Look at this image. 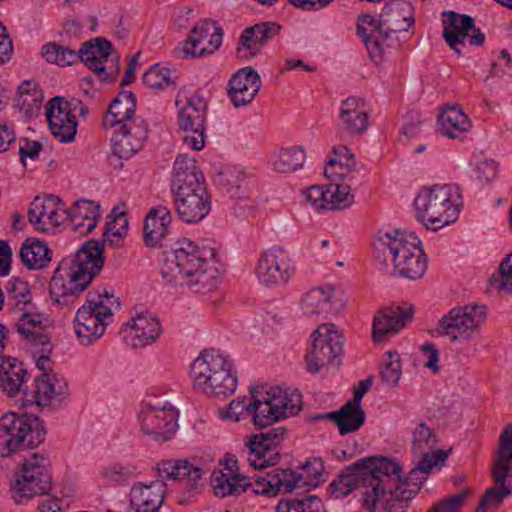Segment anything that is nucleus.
Instances as JSON below:
<instances>
[{
    "label": "nucleus",
    "mask_w": 512,
    "mask_h": 512,
    "mask_svg": "<svg viewBox=\"0 0 512 512\" xmlns=\"http://www.w3.org/2000/svg\"><path fill=\"white\" fill-rule=\"evenodd\" d=\"M140 474L139 468L131 463H115L103 467L100 471L101 477L109 484L120 485Z\"/></svg>",
    "instance_id": "8fccbe9b"
},
{
    "label": "nucleus",
    "mask_w": 512,
    "mask_h": 512,
    "mask_svg": "<svg viewBox=\"0 0 512 512\" xmlns=\"http://www.w3.org/2000/svg\"><path fill=\"white\" fill-rule=\"evenodd\" d=\"M333 421L341 435L357 431L365 422V412L361 406L346 402L338 411H332Z\"/></svg>",
    "instance_id": "37998d69"
},
{
    "label": "nucleus",
    "mask_w": 512,
    "mask_h": 512,
    "mask_svg": "<svg viewBox=\"0 0 512 512\" xmlns=\"http://www.w3.org/2000/svg\"><path fill=\"white\" fill-rule=\"evenodd\" d=\"M111 129H113L111 137L112 152L120 159H129L134 156L142 148L148 137V126L142 117Z\"/></svg>",
    "instance_id": "4be33fe9"
},
{
    "label": "nucleus",
    "mask_w": 512,
    "mask_h": 512,
    "mask_svg": "<svg viewBox=\"0 0 512 512\" xmlns=\"http://www.w3.org/2000/svg\"><path fill=\"white\" fill-rule=\"evenodd\" d=\"M43 422L35 415L7 412L0 418V454H11L33 449L44 440Z\"/></svg>",
    "instance_id": "9d476101"
},
{
    "label": "nucleus",
    "mask_w": 512,
    "mask_h": 512,
    "mask_svg": "<svg viewBox=\"0 0 512 512\" xmlns=\"http://www.w3.org/2000/svg\"><path fill=\"white\" fill-rule=\"evenodd\" d=\"M43 57L50 63L59 66H70L78 61L76 51L56 43L50 42L42 48Z\"/></svg>",
    "instance_id": "864d4df0"
},
{
    "label": "nucleus",
    "mask_w": 512,
    "mask_h": 512,
    "mask_svg": "<svg viewBox=\"0 0 512 512\" xmlns=\"http://www.w3.org/2000/svg\"><path fill=\"white\" fill-rule=\"evenodd\" d=\"M360 181L355 182H331L327 186L326 205L328 210H341L352 205L354 195L353 187L360 186Z\"/></svg>",
    "instance_id": "a18cd8bd"
},
{
    "label": "nucleus",
    "mask_w": 512,
    "mask_h": 512,
    "mask_svg": "<svg viewBox=\"0 0 512 512\" xmlns=\"http://www.w3.org/2000/svg\"><path fill=\"white\" fill-rule=\"evenodd\" d=\"M324 471V465L321 459L312 458L305 462L302 466V473L288 470L289 473L294 475L297 482H295L296 488H315L319 485L321 477Z\"/></svg>",
    "instance_id": "de8ad7c7"
},
{
    "label": "nucleus",
    "mask_w": 512,
    "mask_h": 512,
    "mask_svg": "<svg viewBox=\"0 0 512 512\" xmlns=\"http://www.w3.org/2000/svg\"><path fill=\"white\" fill-rule=\"evenodd\" d=\"M369 114L365 102L356 97L342 101L339 111L340 129L350 136H360L368 128Z\"/></svg>",
    "instance_id": "7c9ffc66"
},
{
    "label": "nucleus",
    "mask_w": 512,
    "mask_h": 512,
    "mask_svg": "<svg viewBox=\"0 0 512 512\" xmlns=\"http://www.w3.org/2000/svg\"><path fill=\"white\" fill-rule=\"evenodd\" d=\"M491 282L512 295V253L502 260L499 265V277H492Z\"/></svg>",
    "instance_id": "69168bd1"
},
{
    "label": "nucleus",
    "mask_w": 512,
    "mask_h": 512,
    "mask_svg": "<svg viewBox=\"0 0 512 512\" xmlns=\"http://www.w3.org/2000/svg\"><path fill=\"white\" fill-rule=\"evenodd\" d=\"M354 169L344 168L343 170L339 169V163L336 158H331L326 167L324 168V176L328 179H331L332 182H348L352 183L355 181H359L353 173Z\"/></svg>",
    "instance_id": "e2e57ef3"
},
{
    "label": "nucleus",
    "mask_w": 512,
    "mask_h": 512,
    "mask_svg": "<svg viewBox=\"0 0 512 512\" xmlns=\"http://www.w3.org/2000/svg\"><path fill=\"white\" fill-rule=\"evenodd\" d=\"M437 442L434 431L424 422L416 426L412 433V453L419 460L408 472L412 481L424 483L432 468L446 461L448 453L435 449Z\"/></svg>",
    "instance_id": "2eb2a0df"
},
{
    "label": "nucleus",
    "mask_w": 512,
    "mask_h": 512,
    "mask_svg": "<svg viewBox=\"0 0 512 512\" xmlns=\"http://www.w3.org/2000/svg\"><path fill=\"white\" fill-rule=\"evenodd\" d=\"M251 401L234 399L225 410L222 418L238 422L246 413L255 428L264 429L274 423L295 416L302 409V395L296 389L281 386H258L250 391Z\"/></svg>",
    "instance_id": "f03ea898"
},
{
    "label": "nucleus",
    "mask_w": 512,
    "mask_h": 512,
    "mask_svg": "<svg viewBox=\"0 0 512 512\" xmlns=\"http://www.w3.org/2000/svg\"><path fill=\"white\" fill-rule=\"evenodd\" d=\"M276 512H325L320 498L309 495L303 499L282 500L276 506Z\"/></svg>",
    "instance_id": "09e8293b"
},
{
    "label": "nucleus",
    "mask_w": 512,
    "mask_h": 512,
    "mask_svg": "<svg viewBox=\"0 0 512 512\" xmlns=\"http://www.w3.org/2000/svg\"><path fill=\"white\" fill-rule=\"evenodd\" d=\"M223 31L216 22L204 19L195 24L190 30L187 40L174 52L183 58H198L212 54L222 44Z\"/></svg>",
    "instance_id": "a211bd4d"
},
{
    "label": "nucleus",
    "mask_w": 512,
    "mask_h": 512,
    "mask_svg": "<svg viewBox=\"0 0 512 512\" xmlns=\"http://www.w3.org/2000/svg\"><path fill=\"white\" fill-rule=\"evenodd\" d=\"M207 104L202 96L192 95L179 110L178 123L181 130L194 129L195 137L188 140L196 147L205 145V123Z\"/></svg>",
    "instance_id": "bb28decb"
},
{
    "label": "nucleus",
    "mask_w": 512,
    "mask_h": 512,
    "mask_svg": "<svg viewBox=\"0 0 512 512\" xmlns=\"http://www.w3.org/2000/svg\"><path fill=\"white\" fill-rule=\"evenodd\" d=\"M113 46L105 38H95L82 44L79 51H76L78 60L82 61L90 70L98 75L100 82L113 81L117 69L113 73H107L104 63L112 54Z\"/></svg>",
    "instance_id": "393cba45"
},
{
    "label": "nucleus",
    "mask_w": 512,
    "mask_h": 512,
    "mask_svg": "<svg viewBox=\"0 0 512 512\" xmlns=\"http://www.w3.org/2000/svg\"><path fill=\"white\" fill-rule=\"evenodd\" d=\"M204 177L196 161L188 155H179L174 162L172 191L179 218L186 223H198L211 210V200Z\"/></svg>",
    "instance_id": "39448f33"
},
{
    "label": "nucleus",
    "mask_w": 512,
    "mask_h": 512,
    "mask_svg": "<svg viewBox=\"0 0 512 512\" xmlns=\"http://www.w3.org/2000/svg\"><path fill=\"white\" fill-rule=\"evenodd\" d=\"M377 473V480L380 481V491H377L378 500L375 509L364 507L368 512H404L407 503L420 490L423 483H418L410 479L408 473L406 477L402 475V468L399 465L398 475H389Z\"/></svg>",
    "instance_id": "ddd939ff"
},
{
    "label": "nucleus",
    "mask_w": 512,
    "mask_h": 512,
    "mask_svg": "<svg viewBox=\"0 0 512 512\" xmlns=\"http://www.w3.org/2000/svg\"><path fill=\"white\" fill-rule=\"evenodd\" d=\"M227 365V356L219 351L204 350L191 364L190 375L195 387L200 388Z\"/></svg>",
    "instance_id": "f704fd0d"
},
{
    "label": "nucleus",
    "mask_w": 512,
    "mask_h": 512,
    "mask_svg": "<svg viewBox=\"0 0 512 512\" xmlns=\"http://www.w3.org/2000/svg\"><path fill=\"white\" fill-rule=\"evenodd\" d=\"M253 34L254 33H248V27L242 32L239 38L240 46L237 49V53L240 57H254L263 47Z\"/></svg>",
    "instance_id": "338daca9"
},
{
    "label": "nucleus",
    "mask_w": 512,
    "mask_h": 512,
    "mask_svg": "<svg viewBox=\"0 0 512 512\" xmlns=\"http://www.w3.org/2000/svg\"><path fill=\"white\" fill-rule=\"evenodd\" d=\"M413 314L414 308L412 305L389 306L377 311L372 323L374 342H384L387 336L398 333L412 320Z\"/></svg>",
    "instance_id": "b1692460"
},
{
    "label": "nucleus",
    "mask_w": 512,
    "mask_h": 512,
    "mask_svg": "<svg viewBox=\"0 0 512 512\" xmlns=\"http://www.w3.org/2000/svg\"><path fill=\"white\" fill-rule=\"evenodd\" d=\"M311 349L306 355L307 370L316 374L324 366L338 367L344 337L333 323L320 325L311 335Z\"/></svg>",
    "instance_id": "4468645a"
},
{
    "label": "nucleus",
    "mask_w": 512,
    "mask_h": 512,
    "mask_svg": "<svg viewBox=\"0 0 512 512\" xmlns=\"http://www.w3.org/2000/svg\"><path fill=\"white\" fill-rule=\"evenodd\" d=\"M459 198L458 188L452 185L424 187L414 199L415 218L427 229L437 231L457 219Z\"/></svg>",
    "instance_id": "6e6552de"
},
{
    "label": "nucleus",
    "mask_w": 512,
    "mask_h": 512,
    "mask_svg": "<svg viewBox=\"0 0 512 512\" xmlns=\"http://www.w3.org/2000/svg\"><path fill=\"white\" fill-rule=\"evenodd\" d=\"M333 289L315 287L306 292L301 299V309L306 315L328 313L331 307Z\"/></svg>",
    "instance_id": "c03bdc74"
},
{
    "label": "nucleus",
    "mask_w": 512,
    "mask_h": 512,
    "mask_svg": "<svg viewBox=\"0 0 512 512\" xmlns=\"http://www.w3.org/2000/svg\"><path fill=\"white\" fill-rule=\"evenodd\" d=\"M414 23L413 9L409 2L393 0L385 5L380 14V34L386 40L387 49L398 46L392 35L407 31Z\"/></svg>",
    "instance_id": "412c9836"
},
{
    "label": "nucleus",
    "mask_w": 512,
    "mask_h": 512,
    "mask_svg": "<svg viewBox=\"0 0 512 512\" xmlns=\"http://www.w3.org/2000/svg\"><path fill=\"white\" fill-rule=\"evenodd\" d=\"M172 221L170 210L165 206L152 208L144 220V242L147 246L155 247L169 232Z\"/></svg>",
    "instance_id": "c9c22d12"
},
{
    "label": "nucleus",
    "mask_w": 512,
    "mask_h": 512,
    "mask_svg": "<svg viewBox=\"0 0 512 512\" xmlns=\"http://www.w3.org/2000/svg\"><path fill=\"white\" fill-rule=\"evenodd\" d=\"M439 121L441 133L452 139L460 138L472 127L471 121L458 106H448L444 109L439 116Z\"/></svg>",
    "instance_id": "ea45409f"
},
{
    "label": "nucleus",
    "mask_w": 512,
    "mask_h": 512,
    "mask_svg": "<svg viewBox=\"0 0 512 512\" xmlns=\"http://www.w3.org/2000/svg\"><path fill=\"white\" fill-rule=\"evenodd\" d=\"M294 271L288 249L283 246H273L260 255L255 274L262 284L273 286L287 283Z\"/></svg>",
    "instance_id": "f3484780"
},
{
    "label": "nucleus",
    "mask_w": 512,
    "mask_h": 512,
    "mask_svg": "<svg viewBox=\"0 0 512 512\" xmlns=\"http://www.w3.org/2000/svg\"><path fill=\"white\" fill-rule=\"evenodd\" d=\"M52 486V476L48 459L39 453H33L25 459L19 473L12 484L13 499L17 504H23L35 496L49 493Z\"/></svg>",
    "instance_id": "f8f14e48"
},
{
    "label": "nucleus",
    "mask_w": 512,
    "mask_h": 512,
    "mask_svg": "<svg viewBox=\"0 0 512 512\" xmlns=\"http://www.w3.org/2000/svg\"><path fill=\"white\" fill-rule=\"evenodd\" d=\"M247 177L246 171L239 166H227L216 177L218 185L230 192L233 188H239Z\"/></svg>",
    "instance_id": "bf43d9fd"
},
{
    "label": "nucleus",
    "mask_w": 512,
    "mask_h": 512,
    "mask_svg": "<svg viewBox=\"0 0 512 512\" xmlns=\"http://www.w3.org/2000/svg\"><path fill=\"white\" fill-rule=\"evenodd\" d=\"M246 476L243 474L223 473L214 471L211 476V486L216 496H238L245 492Z\"/></svg>",
    "instance_id": "79ce46f5"
},
{
    "label": "nucleus",
    "mask_w": 512,
    "mask_h": 512,
    "mask_svg": "<svg viewBox=\"0 0 512 512\" xmlns=\"http://www.w3.org/2000/svg\"><path fill=\"white\" fill-rule=\"evenodd\" d=\"M136 96L130 91H122L110 104L103 116L102 125L105 129L120 126L122 123L136 121Z\"/></svg>",
    "instance_id": "72a5a7b5"
},
{
    "label": "nucleus",
    "mask_w": 512,
    "mask_h": 512,
    "mask_svg": "<svg viewBox=\"0 0 512 512\" xmlns=\"http://www.w3.org/2000/svg\"><path fill=\"white\" fill-rule=\"evenodd\" d=\"M6 290L8 299L14 301L15 306L23 305V308H19L20 310H24L25 306L31 304L32 297L27 282L19 278H12L8 282Z\"/></svg>",
    "instance_id": "13d9d810"
},
{
    "label": "nucleus",
    "mask_w": 512,
    "mask_h": 512,
    "mask_svg": "<svg viewBox=\"0 0 512 512\" xmlns=\"http://www.w3.org/2000/svg\"><path fill=\"white\" fill-rule=\"evenodd\" d=\"M104 245L89 240L74 254L63 258L49 283L54 303L69 306L99 274L104 264Z\"/></svg>",
    "instance_id": "7ed1b4c3"
},
{
    "label": "nucleus",
    "mask_w": 512,
    "mask_h": 512,
    "mask_svg": "<svg viewBox=\"0 0 512 512\" xmlns=\"http://www.w3.org/2000/svg\"><path fill=\"white\" fill-rule=\"evenodd\" d=\"M380 18L370 14L362 15L357 22V34L362 38L370 59L379 63L387 50L386 40L380 34Z\"/></svg>",
    "instance_id": "2f4dec72"
},
{
    "label": "nucleus",
    "mask_w": 512,
    "mask_h": 512,
    "mask_svg": "<svg viewBox=\"0 0 512 512\" xmlns=\"http://www.w3.org/2000/svg\"><path fill=\"white\" fill-rule=\"evenodd\" d=\"M297 482L294 475L288 470L275 469L267 472L265 476H258L253 482L246 477L245 492L276 496L279 493H290L295 489Z\"/></svg>",
    "instance_id": "c756f323"
},
{
    "label": "nucleus",
    "mask_w": 512,
    "mask_h": 512,
    "mask_svg": "<svg viewBox=\"0 0 512 512\" xmlns=\"http://www.w3.org/2000/svg\"><path fill=\"white\" fill-rule=\"evenodd\" d=\"M43 95L37 85L31 81H24L19 86L18 106L26 113L39 108Z\"/></svg>",
    "instance_id": "6e6d98bb"
},
{
    "label": "nucleus",
    "mask_w": 512,
    "mask_h": 512,
    "mask_svg": "<svg viewBox=\"0 0 512 512\" xmlns=\"http://www.w3.org/2000/svg\"><path fill=\"white\" fill-rule=\"evenodd\" d=\"M287 430L283 426L253 435L247 442L248 462L255 469L274 466L280 459L278 445L284 440Z\"/></svg>",
    "instance_id": "6ab92c4d"
},
{
    "label": "nucleus",
    "mask_w": 512,
    "mask_h": 512,
    "mask_svg": "<svg viewBox=\"0 0 512 512\" xmlns=\"http://www.w3.org/2000/svg\"><path fill=\"white\" fill-rule=\"evenodd\" d=\"M261 87V79L252 67H245L233 74L228 82V96L235 107L250 104Z\"/></svg>",
    "instance_id": "a878e982"
},
{
    "label": "nucleus",
    "mask_w": 512,
    "mask_h": 512,
    "mask_svg": "<svg viewBox=\"0 0 512 512\" xmlns=\"http://www.w3.org/2000/svg\"><path fill=\"white\" fill-rule=\"evenodd\" d=\"M161 274L170 284L187 286L202 294L215 291L221 280L214 248H200L187 238L164 252Z\"/></svg>",
    "instance_id": "f257e3e1"
},
{
    "label": "nucleus",
    "mask_w": 512,
    "mask_h": 512,
    "mask_svg": "<svg viewBox=\"0 0 512 512\" xmlns=\"http://www.w3.org/2000/svg\"><path fill=\"white\" fill-rule=\"evenodd\" d=\"M20 258L28 269L38 270L51 261V251L44 241L27 238L21 246Z\"/></svg>",
    "instance_id": "a19ab883"
},
{
    "label": "nucleus",
    "mask_w": 512,
    "mask_h": 512,
    "mask_svg": "<svg viewBox=\"0 0 512 512\" xmlns=\"http://www.w3.org/2000/svg\"><path fill=\"white\" fill-rule=\"evenodd\" d=\"M60 202L59 197L54 195L34 198L28 209V220L35 230L44 233L60 225L61 217L58 213Z\"/></svg>",
    "instance_id": "c85d7f7f"
},
{
    "label": "nucleus",
    "mask_w": 512,
    "mask_h": 512,
    "mask_svg": "<svg viewBox=\"0 0 512 512\" xmlns=\"http://www.w3.org/2000/svg\"><path fill=\"white\" fill-rule=\"evenodd\" d=\"M402 375L400 356L396 351H389L385 355L380 377L383 384L396 387Z\"/></svg>",
    "instance_id": "5fc2aeb1"
},
{
    "label": "nucleus",
    "mask_w": 512,
    "mask_h": 512,
    "mask_svg": "<svg viewBox=\"0 0 512 512\" xmlns=\"http://www.w3.org/2000/svg\"><path fill=\"white\" fill-rule=\"evenodd\" d=\"M510 493V487H490L482 496L476 512H486L488 509L498 506Z\"/></svg>",
    "instance_id": "052dcab7"
},
{
    "label": "nucleus",
    "mask_w": 512,
    "mask_h": 512,
    "mask_svg": "<svg viewBox=\"0 0 512 512\" xmlns=\"http://www.w3.org/2000/svg\"><path fill=\"white\" fill-rule=\"evenodd\" d=\"M73 230L80 234L91 232L100 217V205L89 200H78L67 211Z\"/></svg>",
    "instance_id": "4c0bfd02"
},
{
    "label": "nucleus",
    "mask_w": 512,
    "mask_h": 512,
    "mask_svg": "<svg viewBox=\"0 0 512 512\" xmlns=\"http://www.w3.org/2000/svg\"><path fill=\"white\" fill-rule=\"evenodd\" d=\"M399 463L386 457L370 456L362 458L346 469L329 485L334 498H343L355 489H360L363 507L375 509L380 491L377 473L398 475Z\"/></svg>",
    "instance_id": "423d86ee"
},
{
    "label": "nucleus",
    "mask_w": 512,
    "mask_h": 512,
    "mask_svg": "<svg viewBox=\"0 0 512 512\" xmlns=\"http://www.w3.org/2000/svg\"><path fill=\"white\" fill-rule=\"evenodd\" d=\"M27 370L16 358L0 356V389L10 397L22 394L26 389Z\"/></svg>",
    "instance_id": "473e14b6"
},
{
    "label": "nucleus",
    "mask_w": 512,
    "mask_h": 512,
    "mask_svg": "<svg viewBox=\"0 0 512 512\" xmlns=\"http://www.w3.org/2000/svg\"><path fill=\"white\" fill-rule=\"evenodd\" d=\"M281 26L276 22H260L248 27V33H254L258 42L264 46L270 39L279 34Z\"/></svg>",
    "instance_id": "0e129e2a"
},
{
    "label": "nucleus",
    "mask_w": 512,
    "mask_h": 512,
    "mask_svg": "<svg viewBox=\"0 0 512 512\" xmlns=\"http://www.w3.org/2000/svg\"><path fill=\"white\" fill-rule=\"evenodd\" d=\"M42 317L40 314L26 311L17 323V331L23 335L30 344L38 343L39 336H48L42 331Z\"/></svg>",
    "instance_id": "603ef678"
},
{
    "label": "nucleus",
    "mask_w": 512,
    "mask_h": 512,
    "mask_svg": "<svg viewBox=\"0 0 512 512\" xmlns=\"http://www.w3.org/2000/svg\"><path fill=\"white\" fill-rule=\"evenodd\" d=\"M39 342L35 344H31V346L35 349L32 353L33 358L35 359L36 367L41 371H46L49 368L50 363V354H51V344L49 336H39ZM46 373V372H43Z\"/></svg>",
    "instance_id": "680f3d73"
},
{
    "label": "nucleus",
    "mask_w": 512,
    "mask_h": 512,
    "mask_svg": "<svg viewBox=\"0 0 512 512\" xmlns=\"http://www.w3.org/2000/svg\"><path fill=\"white\" fill-rule=\"evenodd\" d=\"M236 387V372L233 370L232 361L227 358V365H223L211 381H208L207 384H204L199 389L210 396L227 397L235 392Z\"/></svg>",
    "instance_id": "58836bf2"
},
{
    "label": "nucleus",
    "mask_w": 512,
    "mask_h": 512,
    "mask_svg": "<svg viewBox=\"0 0 512 512\" xmlns=\"http://www.w3.org/2000/svg\"><path fill=\"white\" fill-rule=\"evenodd\" d=\"M46 116L52 135L61 143L74 141L78 123L63 97H53L47 104Z\"/></svg>",
    "instance_id": "5701e85b"
},
{
    "label": "nucleus",
    "mask_w": 512,
    "mask_h": 512,
    "mask_svg": "<svg viewBox=\"0 0 512 512\" xmlns=\"http://www.w3.org/2000/svg\"><path fill=\"white\" fill-rule=\"evenodd\" d=\"M34 386L33 391L24 390V397L20 399L22 406L60 404L69 395L67 381L55 373H42L35 379Z\"/></svg>",
    "instance_id": "aec40b11"
},
{
    "label": "nucleus",
    "mask_w": 512,
    "mask_h": 512,
    "mask_svg": "<svg viewBox=\"0 0 512 512\" xmlns=\"http://www.w3.org/2000/svg\"><path fill=\"white\" fill-rule=\"evenodd\" d=\"M486 320V307L479 304L457 306L449 310L430 331L435 337L446 336L451 343L470 341Z\"/></svg>",
    "instance_id": "9b49d317"
},
{
    "label": "nucleus",
    "mask_w": 512,
    "mask_h": 512,
    "mask_svg": "<svg viewBox=\"0 0 512 512\" xmlns=\"http://www.w3.org/2000/svg\"><path fill=\"white\" fill-rule=\"evenodd\" d=\"M119 308V299L106 288L90 291L75 317V334L80 344L89 346L97 341L104 334L113 309Z\"/></svg>",
    "instance_id": "1a4fd4ad"
},
{
    "label": "nucleus",
    "mask_w": 512,
    "mask_h": 512,
    "mask_svg": "<svg viewBox=\"0 0 512 512\" xmlns=\"http://www.w3.org/2000/svg\"><path fill=\"white\" fill-rule=\"evenodd\" d=\"M160 479L145 484L135 482L129 493L135 512H158L166 498V480L179 481L187 498L193 497L203 487V470L187 459H167L156 465Z\"/></svg>",
    "instance_id": "20e7f679"
},
{
    "label": "nucleus",
    "mask_w": 512,
    "mask_h": 512,
    "mask_svg": "<svg viewBox=\"0 0 512 512\" xmlns=\"http://www.w3.org/2000/svg\"><path fill=\"white\" fill-rule=\"evenodd\" d=\"M171 71L166 67L155 64L150 67L143 75V83L153 90L165 89L174 85L170 78Z\"/></svg>",
    "instance_id": "4d7b16f0"
},
{
    "label": "nucleus",
    "mask_w": 512,
    "mask_h": 512,
    "mask_svg": "<svg viewBox=\"0 0 512 512\" xmlns=\"http://www.w3.org/2000/svg\"><path fill=\"white\" fill-rule=\"evenodd\" d=\"M471 490L466 488L447 499H444L429 512H459L460 507L464 504L466 498L470 495Z\"/></svg>",
    "instance_id": "774afa93"
},
{
    "label": "nucleus",
    "mask_w": 512,
    "mask_h": 512,
    "mask_svg": "<svg viewBox=\"0 0 512 512\" xmlns=\"http://www.w3.org/2000/svg\"><path fill=\"white\" fill-rule=\"evenodd\" d=\"M118 210V207L113 209V219L107 222L103 233L104 241L111 246H118L128 229V219L125 212Z\"/></svg>",
    "instance_id": "3c124183"
},
{
    "label": "nucleus",
    "mask_w": 512,
    "mask_h": 512,
    "mask_svg": "<svg viewBox=\"0 0 512 512\" xmlns=\"http://www.w3.org/2000/svg\"><path fill=\"white\" fill-rule=\"evenodd\" d=\"M512 462V423L508 424L499 437V448L492 469V477L496 487H509L506 480Z\"/></svg>",
    "instance_id": "e433bc0d"
},
{
    "label": "nucleus",
    "mask_w": 512,
    "mask_h": 512,
    "mask_svg": "<svg viewBox=\"0 0 512 512\" xmlns=\"http://www.w3.org/2000/svg\"><path fill=\"white\" fill-rule=\"evenodd\" d=\"M305 153L301 147L282 148L274 155L273 168L279 173H292L303 166Z\"/></svg>",
    "instance_id": "49530a36"
},
{
    "label": "nucleus",
    "mask_w": 512,
    "mask_h": 512,
    "mask_svg": "<svg viewBox=\"0 0 512 512\" xmlns=\"http://www.w3.org/2000/svg\"><path fill=\"white\" fill-rule=\"evenodd\" d=\"M373 246L375 258L384 265L390 260L400 276L416 280L424 275L427 259L416 236L408 242L386 232L379 235Z\"/></svg>",
    "instance_id": "0eeeda50"
},
{
    "label": "nucleus",
    "mask_w": 512,
    "mask_h": 512,
    "mask_svg": "<svg viewBox=\"0 0 512 512\" xmlns=\"http://www.w3.org/2000/svg\"><path fill=\"white\" fill-rule=\"evenodd\" d=\"M122 331L125 338L131 339L133 348H144L154 343L160 336L162 329L159 320L147 312L136 314L124 326Z\"/></svg>",
    "instance_id": "cd10ccee"
},
{
    "label": "nucleus",
    "mask_w": 512,
    "mask_h": 512,
    "mask_svg": "<svg viewBox=\"0 0 512 512\" xmlns=\"http://www.w3.org/2000/svg\"><path fill=\"white\" fill-rule=\"evenodd\" d=\"M178 412L168 402L146 404L139 413L141 431L156 441L166 442L178 428Z\"/></svg>",
    "instance_id": "dca6fc26"
}]
</instances>
